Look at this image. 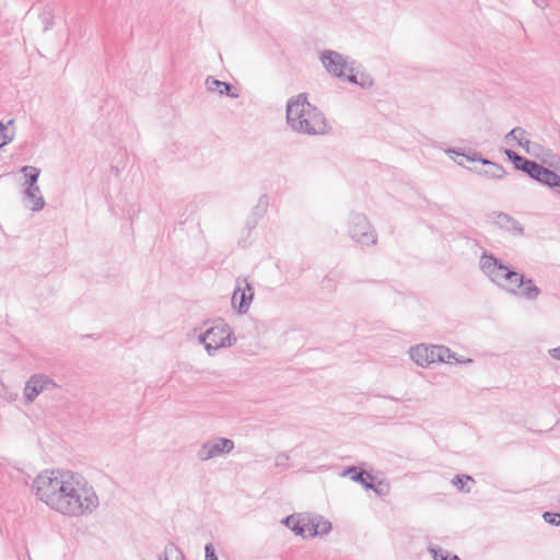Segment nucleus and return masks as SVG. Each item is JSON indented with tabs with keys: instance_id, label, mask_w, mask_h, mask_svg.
<instances>
[{
	"instance_id": "nucleus-1",
	"label": "nucleus",
	"mask_w": 560,
	"mask_h": 560,
	"mask_svg": "<svg viewBox=\"0 0 560 560\" xmlns=\"http://www.w3.org/2000/svg\"><path fill=\"white\" fill-rule=\"evenodd\" d=\"M33 489L38 500L65 516L90 515L100 504L89 481L71 470H45L34 479Z\"/></svg>"
},
{
	"instance_id": "nucleus-2",
	"label": "nucleus",
	"mask_w": 560,
	"mask_h": 560,
	"mask_svg": "<svg viewBox=\"0 0 560 560\" xmlns=\"http://www.w3.org/2000/svg\"><path fill=\"white\" fill-rule=\"evenodd\" d=\"M482 273L495 285L510 294L535 301L541 293L534 280L513 270L509 265L497 258L492 253L485 250L479 258Z\"/></svg>"
},
{
	"instance_id": "nucleus-3",
	"label": "nucleus",
	"mask_w": 560,
	"mask_h": 560,
	"mask_svg": "<svg viewBox=\"0 0 560 560\" xmlns=\"http://www.w3.org/2000/svg\"><path fill=\"white\" fill-rule=\"evenodd\" d=\"M287 122L292 130L303 135H325L328 131L325 116L307 101L305 93L288 101Z\"/></svg>"
},
{
	"instance_id": "nucleus-4",
	"label": "nucleus",
	"mask_w": 560,
	"mask_h": 560,
	"mask_svg": "<svg viewBox=\"0 0 560 560\" xmlns=\"http://www.w3.org/2000/svg\"><path fill=\"white\" fill-rule=\"evenodd\" d=\"M504 154L520 170L539 184H542L555 190L560 196V175L556 172L544 167L535 161L527 160L511 149H505Z\"/></svg>"
},
{
	"instance_id": "nucleus-5",
	"label": "nucleus",
	"mask_w": 560,
	"mask_h": 560,
	"mask_svg": "<svg viewBox=\"0 0 560 560\" xmlns=\"http://www.w3.org/2000/svg\"><path fill=\"white\" fill-rule=\"evenodd\" d=\"M349 236L363 246L375 245L377 235L363 213L352 212L348 223Z\"/></svg>"
},
{
	"instance_id": "nucleus-6",
	"label": "nucleus",
	"mask_w": 560,
	"mask_h": 560,
	"mask_svg": "<svg viewBox=\"0 0 560 560\" xmlns=\"http://www.w3.org/2000/svg\"><path fill=\"white\" fill-rule=\"evenodd\" d=\"M446 154L452 156L453 154L457 156L465 158L468 162L482 164L483 171L480 172V176L486 177L488 179H502L506 172L501 164H498L489 159L482 158L481 153L475 151L472 149H468L467 151H460L456 149H447Z\"/></svg>"
},
{
	"instance_id": "nucleus-7",
	"label": "nucleus",
	"mask_w": 560,
	"mask_h": 560,
	"mask_svg": "<svg viewBox=\"0 0 560 560\" xmlns=\"http://www.w3.org/2000/svg\"><path fill=\"white\" fill-rule=\"evenodd\" d=\"M320 61L331 75L345 81L347 75L355 70L354 61H350L348 57L335 50H324L320 54Z\"/></svg>"
},
{
	"instance_id": "nucleus-8",
	"label": "nucleus",
	"mask_w": 560,
	"mask_h": 560,
	"mask_svg": "<svg viewBox=\"0 0 560 560\" xmlns=\"http://www.w3.org/2000/svg\"><path fill=\"white\" fill-rule=\"evenodd\" d=\"M235 447L234 441L228 438L217 436L202 443L198 448L196 456L200 462L230 454Z\"/></svg>"
},
{
	"instance_id": "nucleus-9",
	"label": "nucleus",
	"mask_w": 560,
	"mask_h": 560,
	"mask_svg": "<svg viewBox=\"0 0 560 560\" xmlns=\"http://www.w3.org/2000/svg\"><path fill=\"white\" fill-rule=\"evenodd\" d=\"M206 337L210 340L208 343L209 355H213L219 348L231 347L236 341L231 327L223 320L207 329Z\"/></svg>"
},
{
	"instance_id": "nucleus-10",
	"label": "nucleus",
	"mask_w": 560,
	"mask_h": 560,
	"mask_svg": "<svg viewBox=\"0 0 560 560\" xmlns=\"http://www.w3.org/2000/svg\"><path fill=\"white\" fill-rule=\"evenodd\" d=\"M489 221L492 225L509 233L515 237H522L525 234L523 224L512 217L511 214L503 211H493L489 214Z\"/></svg>"
},
{
	"instance_id": "nucleus-11",
	"label": "nucleus",
	"mask_w": 560,
	"mask_h": 560,
	"mask_svg": "<svg viewBox=\"0 0 560 560\" xmlns=\"http://www.w3.org/2000/svg\"><path fill=\"white\" fill-rule=\"evenodd\" d=\"M58 388L57 383L44 374H34L26 382L24 387V398L27 402H33L43 392Z\"/></svg>"
},
{
	"instance_id": "nucleus-12",
	"label": "nucleus",
	"mask_w": 560,
	"mask_h": 560,
	"mask_svg": "<svg viewBox=\"0 0 560 560\" xmlns=\"http://www.w3.org/2000/svg\"><path fill=\"white\" fill-rule=\"evenodd\" d=\"M237 285L232 296V305L240 314H245L254 299V289L247 280H237Z\"/></svg>"
},
{
	"instance_id": "nucleus-13",
	"label": "nucleus",
	"mask_w": 560,
	"mask_h": 560,
	"mask_svg": "<svg viewBox=\"0 0 560 560\" xmlns=\"http://www.w3.org/2000/svg\"><path fill=\"white\" fill-rule=\"evenodd\" d=\"M529 155L540 160L542 164H547L552 167H556L558 164H560V156L557 153L536 141L532 145Z\"/></svg>"
},
{
	"instance_id": "nucleus-14",
	"label": "nucleus",
	"mask_w": 560,
	"mask_h": 560,
	"mask_svg": "<svg viewBox=\"0 0 560 560\" xmlns=\"http://www.w3.org/2000/svg\"><path fill=\"white\" fill-rule=\"evenodd\" d=\"M432 346L418 345L409 350L411 360L420 366H428L434 363V355L431 353Z\"/></svg>"
},
{
	"instance_id": "nucleus-15",
	"label": "nucleus",
	"mask_w": 560,
	"mask_h": 560,
	"mask_svg": "<svg viewBox=\"0 0 560 560\" xmlns=\"http://www.w3.org/2000/svg\"><path fill=\"white\" fill-rule=\"evenodd\" d=\"M342 475H349L353 481L362 485L365 489H373L375 492L381 493V491L375 488L373 483V476L365 470H358L357 467L351 466L347 468Z\"/></svg>"
},
{
	"instance_id": "nucleus-16",
	"label": "nucleus",
	"mask_w": 560,
	"mask_h": 560,
	"mask_svg": "<svg viewBox=\"0 0 560 560\" xmlns=\"http://www.w3.org/2000/svg\"><path fill=\"white\" fill-rule=\"evenodd\" d=\"M24 201H28L27 206L32 211H39L45 206V200L40 194L39 186H26L23 191Z\"/></svg>"
},
{
	"instance_id": "nucleus-17",
	"label": "nucleus",
	"mask_w": 560,
	"mask_h": 560,
	"mask_svg": "<svg viewBox=\"0 0 560 560\" xmlns=\"http://www.w3.org/2000/svg\"><path fill=\"white\" fill-rule=\"evenodd\" d=\"M206 86H207L208 91H210V92L218 91L219 95H228L232 98L238 97V93L232 91L233 90L232 84H230L228 82L220 81L212 77L207 78Z\"/></svg>"
},
{
	"instance_id": "nucleus-18",
	"label": "nucleus",
	"mask_w": 560,
	"mask_h": 560,
	"mask_svg": "<svg viewBox=\"0 0 560 560\" xmlns=\"http://www.w3.org/2000/svg\"><path fill=\"white\" fill-rule=\"evenodd\" d=\"M431 353L434 355V362L452 363L455 353L445 346H432Z\"/></svg>"
},
{
	"instance_id": "nucleus-19",
	"label": "nucleus",
	"mask_w": 560,
	"mask_h": 560,
	"mask_svg": "<svg viewBox=\"0 0 560 560\" xmlns=\"http://www.w3.org/2000/svg\"><path fill=\"white\" fill-rule=\"evenodd\" d=\"M314 527H315L314 516L313 517L300 516V525H299V527H296V535L302 536L304 538L315 537V534H313Z\"/></svg>"
},
{
	"instance_id": "nucleus-20",
	"label": "nucleus",
	"mask_w": 560,
	"mask_h": 560,
	"mask_svg": "<svg viewBox=\"0 0 560 560\" xmlns=\"http://www.w3.org/2000/svg\"><path fill=\"white\" fill-rule=\"evenodd\" d=\"M13 124L14 119H10L7 124L0 121V148L13 141L15 133L10 129Z\"/></svg>"
},
{
	"instance_id": "nucleus-21",
	"label": "nucleus",
	"mask_w": 560,
	"mask_h": 560,
	"mask_svg": "<svg viewBox=\"0 0 560 560\" xmlns=\"http://www.w3.org/2000/svg\"><path fill=\"white\" fill-rule=\"evenodd\" d=\"M159 560H184V555L174 542H168L159 556Z\"/></svg>"
},
{
	"instance_id": "nucleus-22",
	"label": "nucleus",
	"mask_w": 560,
	"mask_h": 560,
	"mask_svg": "<svg viewBox=\"0 0 560 560\" xmlns=\"http://www.w3.org/2000/svg\"><path fill=\"white\" fill-rule=\"evenodd\" d=\"M21 173H23L25 177L24 186H37V180L40 174V170L35 166H23L21 168Z\"/></svg>"
},
{
	"instance_id": "nucleus-23",
	"label": "nucleus",
	"mask_w": 560,
	"mask_h": 560,
	"mask_svg": "<svg viewBox=\"0 0 560 560\" xmlns=\"http://www.w3.org/2000/svg\"><path fill=\"white\" fill-rule=\"evenodd\" d=\"M475 480L469 475H456L452 479V483L462 492H470V487H466L468 483H474Z\"/></svg>"
},
{
	"instance_id": "nucleus-24",
	"label": "nucleus",
	"mask_w": 560,
	"mask_h": 560,
	"mask_svg": "<svg viewBox=\"0 0 560 560\" xmlns=\"http://www.w3.org/2000/svg\"><path fill=\"white\" fill-rule=\"evenodd\" d=\"M347 81L352 84H358L363 89H368L373 85V80L369 75L362 73L361 77L359 78L358 73H355L354 71L347 75Z\"/></svg>"
},
{
	"instance_id": "nucleus-25",
	"label": "nucleus",
	"mask_w": 560,
	"mask_h": 560,
	"mask_svg": "<svg viewBox=\"0 0 560 560\" xmlns=\"http://www.w3.org/2000/svg\"><path fill=\"white\" fill-rule=\"evenodd\" d=\"M314 523L315 527L313 528V534H315V536L326 535L331 529V523L322 516H314Z\"/></svg>"
},
{
	"instance_id": "nucleus-26",
	"label": "nucleus",
	"mask_w": 560,
	"mask_h": 560,
	"mask_svg": "<svg viewBox=\"0 0 560 560\" xmlns=\"http://www.w3.org/2000/svg\"><path fill=\"white\" fill-rule=\"evenodd\" d=\"M528 138L527 131L522 127L513 128L509 133L505 135L504 139L508 143L515 141L517 144Z\"/></svg>"
},
{
	"instance_id": "nucleus-27",
	"label": "nucleus",
	"mask_w": 560,
	"mask_h": 560,
	"mask_svg": "<svg viewBox=\"0 0 560 560\" xmlns=\"http://www.w3.org/2000/svg\"><path fill=\"white\" fill-rule=\"evenodd\" d=\"M430 552L432 553L434 560H460V558L456 555L452 557L446 556L445 558L439 559L440 553H443L444 549L438 546L430 547Z\"/></svg>"
},
{
	"instance_id": "nucleus-28",
	"label": "nucleus",
	"mask_w": 560,
	"mask_h": 560,
	"mask_svg": "<svg viewBox=\"0 0 560 560\" xmlns=\"http://www.w3.org/2000/svg\"><path fill=\"white\" fill-rule=\"evenodd\" d=\"M289 460H290L289 454L285 453V452H281V453L276 455L275 466L276 467L288 468L289 467Z\"/></svg>"
},
{
	"instance_id": "nucleus-29",
	"label": "nucleus",
	"mask_w": 560,
	"mask_h": 560,
	"mask_svg": "<svg viewBox=\"0 0 560 560\" xmlns=\"http://www.w3.org/2000/svg\"><path fill=\"white\" fill-rule=\"evenodd\" d=\"M542 518L546 523L553 525V526H560V514L555 512H545L542 514Z\"/></svg>"
},
{
	"instance_id": "nucleus-30",
	"label": "nucleus",
	"mask_w": 560,
	"mask_h": 560,
	"mask_svg": "<svg viewBox=\"0 0 560 560\" xmlns=\"http://www.w3.org/2000/svg\"><path fill=\"white\" fill-rule=\"evenodd\" d=\"M282 523L291 528L296 534V527L300 525V516L290 515L287 516Z\"/></svg>"
},
{
	"instance_id": "nucleus-31",
	"label": "nucleus",
	"mask_w": 560,
	"mask_h": 560,
	"mask_svg": "<svg viewBox=\"0 0 560 560\" xmlns=\"http://www.w3.org/2000/svg\"><path fill=\"white\" fill-rule=\"evenodd\" d=\"M205 551H206V560H218V557L215 555L212 544H207L205 547Z\"/></svg>"
},
{
	"instance_id": "nucleus-32",
	"label": "nucleus",
	"mask_w": 560,
	"mask_h": 560,
	"mask_svg": "<svg viewBox=\"0 0 560 560\" xmlns=\"http://www.w3.org/2000/svg\"><path fill=\"white\" fill-rule=\"evenodd\" d=\"M535 141H532L529 138H526L524 141L518 143V145L529 155L532 151V145Z\"/></svg>"
},
{
	"instance_id": "nucleus-33",
	"label": "nucleus",
	"mask_w": 560,
	"mask_h": 560,
	"mask_svg": "<svg viewBox=\"0 0 560 560\" xmlns=\"http://www.w3.org/2000/svg\"><path fill=\"white\" fill-rule=\"evenodd\" d=\"M198 340L200 343L205 346V349L208 351V343L210 340L209 338L206 337V331L199 335Z\"/></svg>"
},
{
	"instance_id": "nucleus-34",
	"label": "nucleus",
	"mask_w": 560,
	"mask_h": 560,
	"mask_svg": "<svg viewBox=\"0 0 560 560\" xmlns=\"http://www.w3.org/2000/svg\"><path fill=\"white\" fill-rule=\"evenodd\" d=\"M467 170L480 176V172L483 171V166H482V164L474 165V166L467 167Z\"/></svg>"
},
{
	"instance_id": "nucleus-35",
	"label": "nucleus",
	"mask_w": 560,
	"mask_h": 560,
	"mask_svg": "<svg viewBox=\"0 0 560 560\" xmlns=\"http://www.w3.org/2000/svg\"><path fill=\"white\" fill-rule=\"evenodd\" d=\"M549 354L556 359V360H560V347H557V348H553L551 350H549Z\"/></svg>"
},
{
	"instance_id": "nucleus-36",
	"label": "nucleus",
	"mask_w": 560,
	"mask_h": 560,
	"mask_svg": "<svg viewBox=\"0 0 560 560\" xmlns=\"http://www.w3.org/2000/svg\"><path fill=\"white\" fill-rule=\"evenodd\" d=\"M44 24H45L44 31H48L49 28H51V26L54 24L52 23V19L51 18H45L44 19Z\"/></svg>"
},
{
	"instance_id": "nucleus-37",
	"label": "nucleus",
	"mask_w": 560,
	"mask_h": 560,
	"mask_svg": "<svg viewBox=\"0 0 560 560\" xmlns=\"http://www.w3.org/2000/svg\"><path fill=\"white\" fill-rule=\"evenodd\" d=\"M533 2L541 9H545L548 5V0H533Z\"/></svg>"
},
{
	"instance_id": "nucleus-38",
	"label": "nucleus",
	"mask_w": 560,
	"mask_h": 560,
	"mask_svg": "<svg viewBox=\"0 0 560 560\" xmlns=\"http://www.w3.org/2000/svg\"><path fill=\"white\" fill-rule=\"evenodd\" d=\"M446 556H448V553L444 550L443 553H440L439 559L445 558Z\"/></svg>"
},
{
	"instance_id": "nucleus-39",
	"label": "nucleus",
	"mask_w": 560,
	"mask_h": 560,
	"mask_svg": "<svg viewBox=\"0 0 560 560\" xmlns=\"http://www.w3.org/2000/svg\"><path fill=\"white\" fill-rule=\"evenodd\" d=\"M455 162H456V163H457V165H459V166H465V165H464V163H463L462 161H456V160H455Z\"/></svg>"
}]
</instances>
